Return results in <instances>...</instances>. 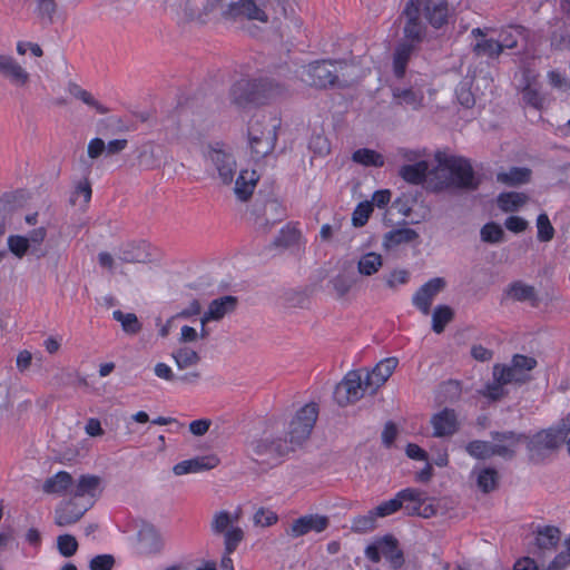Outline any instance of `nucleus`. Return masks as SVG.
I'll return each mask as SVG.
<instances>
[{
  "label": "nucleus",
  "instance_id": "aec40b11",
  "mask_svg": "<svg viewBox=\"0 0 570 570\" xmlns=\"http://www.w3.org/2000/svg\"><path fill=\"white\" fill-rule=\"evenodd\" d=\"M561 531L554 525H546L538 528L535 533V548L538 551L534 553L542 558L547 552L554 551L560 542Z\"/></svg>",
  "mask_w": 570,
  "mask_h": 570
},
{
  "label": "nucleus",
  "instance_id": "473e14b6",
  "mask_svg": "<svg viewBox=\"0 0 570 570\" xmlns=\"http://www.w3.org/2000/svg\"><path fill=\"white\" fill-rule=\"evenodd\" d=\"M382 556L390 561L394 569L401 568L404 563L403 552L399 542L393 535H385L381 541Z\"/></svg>",
  "mask_w": 570,
  "mask_h": 570
},
{
  "label": "nucleus",
  "instance_id": "7ed1b4c3",
  "mask_svg": "<svg viewBox=\"0 0 570 570\" xmlns=\"http://www.w3.org/2000/svg\"><path fill=\"white\" fill-rule=\"evenodd\" d=\"M293 451L286 439L262 438L250 443L248 454L262 470L266 471L281 462V459Z\"/></svg>",
  "mask_w": 570,
  "mask_h": 570
},
{
  "label": "nucleus",
  "instance_id": "37998d69",
  "mask_svg": "<svg viewBox=\"0 0 570 570\" xmlns=\"http://www.w3.org/2000/svg\"><path fill=\"white\" fill-rule=\"evenodd\" d=\"M472 51L476 57H488L497 59L502 53L501 46L494 39H479L472 47Z\"/></svg>",
  "mask_w": 570,
  "mask_h": 570
},
{
  "label": "nucleus",
  "instance_id": "6ab92c4d",
  "mask_svg": "<svg viewBox=\"0 0 570 570\" xmlns=\"http://www.w3.org/2000/svg\"><path fill=\"white\" fill-rule=\"evenodd\" d=\"M220 460L216 454L202 455L175 464L173 471L176 475L197 473L212 470L216 468Z\"/></svg>",
  "mask_w": 570,
  "mask_h": 570
},
{
  "label": "nucleus",
  "instance_id": "72a5a7b5",
  "mask_svg": "<svg viewBox=\"0 0 570 570\" xmlns=\"http://www.w3.org/2000/svg\"><path fill=\"white\" fill-rule=\"evenodd\" d=\"M532 171L525 167H511L497 174V181L507 186H519L530 181Z\"/></svg>",
  "mask_w": 570,
  "mask_h": 570
},
{
  "label": "nucleus",
  "instance_id": "dca6fc26",
  "mask_svg": "<svg viewBox=\"0 0 570 570\" xmlns=\"http://www.w3.org/2000/svg\"><path fill=\"white\" fill-rule=\"evenodd\" d=\"M397 364L399 360L396 357H386L379 362L371 372L366 373L364 377L365 389H370L371 393H375L393 374Z\"/></svg>",
  "mask_w": 570,
  "mask_h": 570
},
{
  "label": "nucleus",
  "instance_id": "1a4fd4ad",
  "mask_svg": "<svg viewBox=\"0 0 570 570\" xmlns=\"http://www.w3.org/2000/svg\"><path fill=\"white\" fill-rule=\"evenodd\" d=\"M403 14L406 18L403 28V33L405 37L404 41H409L416 46L423 40L426 31L424 23L420 19L421 0H409Z\"/></svg>",
  "mask_w": 570,
  "mask_h": 570
},
{
  "label": "nucleus",
  "instance_id": "f3484780",
  "mask_svg": "<svg viewBox=\"0 0 570 570\" xmlns=\"http://www.w3.org/2000/svg\"><path fill=\"white\" fill-rule=\"evenodd\" d=\"M430 422L435 438L451 436L459 430L458 415L452 409L445 407L433 414Z\"/></svg>",
  "mask_w": 570,
  "mask_h": 570
},
{
  "label": "nucleus",
  "instance_id": "423d86ee",
  "mask_svg": "<svg viewBox=\"0 0 570 570\" xmlns=\"http://www.w3.org/2000/svg\"><path fill=\"white\" fill-rule=\"evenodd\" d=\"M317 416L318 406L314 402L304 405L296 412L287 431V435L289 438L287 442L293 446V450L309 438Z\"/></svg>",
  "mask_w": 570,
  "mask_h": 570
},
{
  "label": "nucleus",
  "instance_id": "4d7b16f0",
  "mask_svg": "<svg viewBox=\"0 0 570 570\" xmlns=\"http://www.w3.org/2000/svg\"><path fill=\"white\" fill-rule=\"evenodd\" d=\"M376 514L371 510L365 515H358L353 519L352 530L354 532L365 533L376 528Z\"/></svg>",
  "mask_w": 570,
  "mask_h": 570
},
{
  "label": "nucleus",
  "instance_id": "69168bd1",
  "mask_svg": "<svg viewBox=\"0 0 570 570\" xmlns=\"http://www.w3.org/2000/svg\"><path fill=\"white\" fill-rule=\"evenodd\" d=\"M57 547L61 556L69 558L77 552L78 542L71 534H62L57 539Z\"/></svg>",
  "mask_w": 570,
  "mask_h": 570
},
{
  "label": "nucleus",
  "instance_id": "09e8293b",
  "mask_svg": "<svg viewBox=\"0 0 570 570\" xmlns=\"http://www.w3.org/2000/svg\"><path fill=\"white\" fill-rule=\"evenodd\" d=\"M100 484V478L96 475H81L78 480L73 495L82 500L87 494L94 497Z\"/></svg>",
  "mask_w": 570,
  "mask_h": 570
},
{
  "label": "nucleus",
  "instance_id": "c9c22d12",
  "mask_svg": "<svg viewBox=\"0 0 570 570\" xmlns=\"http://www.w3.org/2000/svg\"><path fill=\"white\" fill-rule=\"evenodd\" d=\"M244 538L245 533L243 530H234L228 533L224 546V554L220 560L222 570H234L230 554L237 549L238 544L244 540Z\"/></svg>",
  "mask_w": 570,
  "mask_h": 570
},
{
  "label": "nucleus",
  "instance_id": "680f3d73",
  "mask_svg": "<svg viewBox=\"0 0 570 570\" xmlns=\"http://www.w3.org/2000/svg\"><path fill=\"white\" fill-rule=\"evenodd\" d=\"M118 259L122 263H141L144 253L135 244H127L119 249Z\"/></svg>",
  "mask_w": 570,
  "mask_h": 570
},
{
  "label": "nucleus",
  "instance_id": "9b49d317",
  "mask_svg": "<svg viewBox=\"0 0 570 570\" xmlns=\"http://www.w3.org/2000/svg\"><path fill=\"white\" fill-rule=\"evenodd\" d=\"M82 500L72 498L66 502H62L55 511V522L59 527H66L79 521L82 515L91 507L90 502H81Z\"/></svg>",
  "mask_w": 570,
  "mask_h": 570
},
{
  "label": "nucleus",
  "instance_id": "a878e982",
  "mask_svg": "<svg viewBox=\"0 0 570 570\" xmlns=\"http://www.w3.org/2000/svg\"><path fill=\"white\" fill-rule=\"evenodd\" d=\"M258 180L255 170H242L236 178L234 193L240 202H247L254 193Z\"/></svg>",
  "mask_w": 570,
  "mask_h": 570
},
{
  "label": "nucleus",
  "instance_id": "f8f14e48",
  "mask_svg": "<svg viewBox=\"0 0 570 570\" xmlns=\"http://www.w3.org/2000/svg\"><path fill=\"white\" fill-rule=\"evenodd\" d=\"M330 525V519L326 515L306 514L295 519L289 528L286 529V534L291 538H299L309 532L321 533Z\"/></svg>",
  "mask_w": 570,
  "mask_h": 570
},
{
  "label": "nucleus",
  "instance_id": "13d9d810",
  "mask_svg": "<svg viewBox=\"0 0 570 570\" xmlns=\"http://www.w3.org/2000/svg\"><path fill=\"white\" fill-rule=\"evenodd\" d=\"M8 248L18 258H22L28 253L31 255L30 244L27 242V237L21 235H10Z\"/></svg>",
  "mask_w": 570,
  "mask_h": 570
},
{
  "label": "nucleus",
  "instance_id": "c85d7f7f",
  "mask_svg": "<svg viewBox=\"0 0 570 570\" xmlns=\"http://www.w3.org/2000/svg\"><path fill=\"white\" fill-rule=\"evenodd\" d=\"M415 48L416 46L409 41H402L396 46L393 55V72L395 77H404L407 62Z\"/></svg>",
  "mask_w": 570,
  "mask_h": 570
},
{
  "label": "nucleus",
  "instance_id": "39448f33",
  "mask_svg": "<svg viewBox=\"0 0 570 570\" xmlns=\"http://www.w3.org/2000/svg\"><path fill=\"white\" fill-rule=\"evenodd\" d=\"M440 166L449 170L452 184L462 189L475 190L479 187V180L474 176L471 163L463 157L436 155Z\"/></svg>",
  "mask_w": 570,
  "mask_h": 570
},
{
  "label": "nucleus",
  "instance_id": "603ef678",
  "mask_svg": "<svg viewBox=\"0 0 570 570\" xmlns=\"http://www.w3.org/2000/svg\"><path fill=\"white\" fill-rule=\"evenodd\" d=\"M499 473L493 468H484L478 474V487L482 492L489 493L497 489Z\"/></svg>",
  "mask_w": 570,
  "mask_h": 570
},
{
  "label": "nucleus",
  "instance_id": "bf43d9fd",
  "mask_svg": "<svg viewBox=\"0 0 570 570\" xmlns=\"http://www.w3.org/2000/svg\"><path fill=\"white\" fill-rule=\"evenodd\" d=\"M538 239L547 243L553 239L554 228L546 213H542L537 218Z\"/></svg>",
  "mask_w": 570,
  "mask_h": 570
},
{
  "label": "nucleus",
  "instance_id": "cd10ccee",
  "mask_svg": "<svg viewBox=\"0 0 570 570\" xmlns=\"http://www.w3.org/2000/svg\"><path fill=\"white\" fill-rule=\"evenodd\" d=\"M493 379L500 383L522 385L531 380L520 373L511 363V365L495 364L492 372Z\"/></svg>",
  "mask_w": 570,
  "mask_h": 570
},
{
  "label": "nucleus",
  "instance_id": "ea45409f",
  "mask_svg": "<svg viewBox=\"0 0 570 570\" xmlns=\"http://www.w3.org/2000/svg\"><path fill=\"white\" fill-rule=\"evenodd\" d=\"M529 197L523 193L509 191L498 196V206L504 213H512L527 204Z\"/></svg>",
  "mask_w": 570,
  "mask_h": 570
},
{
  "label": "nucleus",
  "instance_id": "49530a36",
  "mask_svg": "<svg viewBox=\"0 0 570 570\" xmlns=\"http://www.w3.org/2000/svg\"><path fill=\"white\" fill-rule=\"evenodd\" d=\"M112 317L121 324L122 331L129 335H135L141 331V323L134 313H124L120 309L112 312Z\"/></svg>",
  "mask_w": 570,
  "mask_h": 570
},
{
  "label": "nucleus",
  "instance_id": "864d4df0",
  "mask_svg": "<svg viewBox=\"0 0 570 570\" xmlns=\"http://www.w3.org/2000/svg\"><path fill=\"white\" fill-rule=\"evenodd\" d=\"M480 237L484 243L499 244L504 240V230L499 224L490 222L481 228Z\"/></svg>",
  "mask_w": 570,
  "mask_h": 570
},
{
  "label": "nucleus",
  "instance_id": "a18cd8bd",
  "mask_svg": "<svg viewBox=\"0 0 570 570\" xmlns=\"http://www.w3.org/2000/svg\"><path fill=\"white\" fill-rule=\"evenodd\" d=\"M454 318V311L448 305H438L432 314V330L441 334L445 326Z\"/></svg>",
  "mask_w": 570,
  "mask_h": 570
},
{
  "label": "nucleus",
  "instance_id": "7c9ffc66",
  "mask_svg": "<svg viewBox=\"0 0 570 570\" xmlns=\"http://www.w3.org/2000/svg\"><path fill=\"white\" fill-rule=\"evenodd\" d=\"M527 448L530 452L540 451L542 449L554 450L559 445L558 435L551 430H542L533 438L528 436L525 441Z\"/></svg>",
  "mask_w": 570,
  "mask_h": 570
},
{
  "label": "nucleus",
  "instance_id": "5fc2aeb1",
  "mask_svg": "<svg viewBox=\"0 0 570 570\" xmlns=\"http://www.w3.org/2000/svg\"><path fill=\"white\" fill-rule=\"evenodd\" d=\"M47 230L45 227H39L31 230L27 237V242L30 244L31 255L37 258H41L46 255V252L42 249L41 244L46 239Z\"/></svg>",
  "mask_w": 570,
  "mask_h": 570
},
{
  "label": "nucleus",
  "instance_id": "58836bf2",
  "mask_svg": "<svg viewBox=\"0 0 570 570\" xmlns=\"http://www.w3.org/2000/svg\"><path fill=\"white\" fill-rule=\"evenodd\" d=\"M71 484V474L66 471H60L45 481L42 490L47 494H60L63 493Z\"/></svg>",
  "mask_w": 570,
  "mask_h": 570
},
{
  "label": "nucleus",
  "instance_id": "052dcab7",
  "mask_svg": "<svg viewBox=\"0 0 570 570\" xmlns=\"http://www.w3.org/2000/svg\"><path fill=\"white\" fill-rule=\"evenodd\" d=\"M373 212V205L370 202L360 203L352 214V224L355 227H363Z\"/></svg>",
  "mask_w": 570,
  "mask_h": 570
},
{
  "label": "nucleus",
  "instance_id": "2f4dec72",
  "mask_svg": "<svg viewBox=\"0 0 570 570\" xmlns=\"http://www.w3.org/2000/svg\"><path fill=\"white\" fill-rule=\"evenodd\" d=\"M58 13L56 0H36L35 14L39 24L43 28L52 26Z\"/></svg>",
  "mask_w": 570,
  "mask_h": 570
},
{
  "label": "nucleus",
  "instance_id": "e2e57ef3",
  "mask_svg": "<svg viewBox=\"0 0 570 570\" xmlns=\"http://www.w3.org/2000/svg\"><path fill=\"white\" fill-rule=\"evenodd\" d=\"M522 35V28H510L508 30H503L500 35V39L498 40L501 46V51L504 49H513L518 46V38Z\"/></svg>",
  "mask_w": 570,
  "mask_h": 570
},
{
  "label": "nucleus",
  "instance_id": "6e6d98bb",
  "mask_svg": "<svg viewBox=\"0 0 570 570\" xmlns=\"http://www.w3.org/2000/svg\"><path fill=\"white\" fill-rule=\"evenodd\" d=\"M465 450L475 459H487L495 455V453H492L493 443H489L487 441H471L466 444Z\"/></svg>",
  "mask_w": 570,
  "mask_h": 570
},
{
  "label": "nucleus",
  "instance_id": "f257e3e1",
  "mask_svg": "<svg viewBox=\"0 0 570 570\" xmlns=\"http://www.w3.org/2000/svg\"><path fill=\"white\" fill-rule=\"evenodd\" d=\"M281 92L278 85L268 79H240L230 88V101L238 108L264 104Z\"/></svg>",
  "mask_w": 570,
  "mask_h": 570
},
{
  "label": "nucleus",
  "instance_id": "f03ea898",
  "mask_svg": "<svg viewBox=\"0 0 570 570\" xmlns=\"http://www.w3.org/2000/svg\"><path fill=\"white\" fill-rule=\"evenodd\" d=\"M276 124L265 115L255 116L248 126L249 146L252 156L259 160L269 155L276 144Z\"/></svg>",
  "mask_w": 570,
  "mask_h": 570
},
{
  "label": "nucleus",
  "instance_id": "0e129e2a",
  "mask_svg": "<svg viewBox=\"0 0 570 570\" xmlns=\"http://www.w3.org/2000/svg\"><path fill=\"white\" fill-rule=\"evenodd\" d=\"M331 284L338 297H344L355 284L352 276L338 274L331 279Z\"/></svg>",
  "mask_w": 570,
  "mask_h": 570
},
{
  "label": "nucleus",
  "instance_id": "338daca9",
  "mask_svg": "<svg viewBox=\"0 0 570 570\" xmlns=\"http://www.w3.org/2000/svg\"><path fill=\"white\" fill-rule=\"evenodd\" d=\"M402 509L401 500L399 499V492L391 500L384 501L379 504L374 510L377 518L389 517Z\"/></svg>",
  "mask_w": 570,
  "mask_h": 570
},
{
  "label": "nucleus",
  "instance_id": "4468645a",
  "mask_svg": "<svg viewBox=\"0 0 570 570\" xmlns=\"http://www.w3.org/2000/svg\"><path fill=\"white\" fill-rule=\"evenodd\" d=\"M0 77L18 88L27 87L30 82V73L9 55L0 53Z\"/></svg>",
  "mask_w": 570,
  "mask_h": 570
},
{
  "label": "nucleus",
  "instance_id": "8fccbe9b",
  "mask_svg": "<svg viewBox=\"0 0 570 570\" xmlns=\"http://www.w3.org/2000/svg\"><path fill=\"white\" fill-rule=\"evenodd\" d=\"M301 233L297 228L291 225H286L275 237L273 245L275 247L287 248L298 243Z\"/></svg>",
  "mask_w": 570,
  "mask_h": 570
},
{
  "label": "nucleus",
  "instance_id": "4be33fe9",
  "mask_svg": "<svg viewBox=\"0 0 570 570\" xmlns=\"http://www.w3.org/2000/svg\"><path fill=\"white\" fill-rule=\"evenodd\" d=\"M226 0H186L185 12L191 19H199L215 10L227 8Z\"/></svg>",
  "mask_w": 570,
  "mask_h": 570
},
{
  "label": "nucleus",
  "instance_id": "393cba45",
  "mask_svg": "<svg viewBox=\"0 0 570 570\" xmlns=\"http://www.w3.org/2000/svg\"><path fill=\"white\" fill-rule=\"evenodd\" d=\"M393 102L397 106L417 110L423 106L424 95L414 88H392Z\"/></svg>",
  "mask_w": 570,
  "mask_h": 570
},
{
  "label": "nucleus",
  "instance_id": "e433bc0d",
  "mask_svg": "<svg viewBox=\"0 0 570 570\" xmlns=\"http://www.w3.org/2000/svg\"><path fill=\"white\" fill-rule=\"evenodd\" d=\"M524 80L525 85L521 90L522 101L535 110H542L547 104L546 96L540 92L535 83L531 82L528 78Z\"/></svg>",
  "mask_w": 570,
  "mask_h": 570
},
{
  "label": "nucleus",
  "instance_id": "0eeeda50",
  "mask_svg": "<svg viewBox=\"0 0 570 570\" xmlns=\"http://www.w3.org/2000/svg\"><path fill=\"white\" fill-rule=\"evenodd\" d=\"M366 391H370V389H365L364 379L361 373L358 371H350L336 385L334 400L340 406H346L362 399Z\"/></svg>",
  "mask_w": 570,
  "mask_h": 570
},
{
  "label": "nucleus",
  "instance_id": "a19ab883",
  "mask_svg": "<svg viewBox=\"0 0 570 570\" xmlns=\"http://www.w3.org/2000/svg\"><path fill=\"white\" fill-rule=\"evenodd\" d=\"M352 160L365 167H383L384 156L370 148H360L352 154Z\"/></svg>",
  "mask_w": 570,
  "mask_h": 570
},
{
  "label": "nucleus",
  "instance_id": "9d476101",
  "mask_svg": "<svg viewBox=\"0 0 570 570\" xmlns=\"http://www.w3.org/2000/svg\"><path fill=\"white\" fill-rule=\"evenodd\" d=\"M207 157L218 171L223 184L229 185L236 173V160L234 156L226 151L219 144L210 147Z\"/></svg>",
  "mask_w": 570,
  "mask_h": 570
},
{
  "label": "nucleus",
  "instance_id": "6e6552de",
  "mask_svg": "<svg viewBox=\"0 0 570 570\" xmlns=\"http://www.w3.org/2000/svg\"><path fill=\"white\" fill-rule=\"evenodd\" d=\"M490 435L493 440L492 453L505 460L515 458L520 444L528 441L527 434L515 431H492Z\"/></svg>",
  "mask_w": 570,
  "mask_h": 570
},
{
  "label": "nucleus",
  "instance_id": "79ce46f5",
  "mask_svg": "<svg viewBox=\"0 0 570 570\" xmlns=\"http://www.w3.org/2000/svg\"><path fill=\"white\" fill-rule=\"evenodd\" d=\"M383 258L380 254L370 252L361 256L357 263V271L361 275L371 276L380 271Z\"/></svg>",
  "mask_w": 570,
  "mask_h": 570
},
{
  "label": "nucleus",
  "instance_id": "ddd939ff",
  "mask_svg": "<svg viewBox=\"0 0 570 570\" xmlns=\"http://www.w3.org/2000/svg\"><path fill=\"white\" fill-rule=\"evenodd\" d=\"M445 285V279L442 277H434L430 279L413 295V305L416 306L422 314L429 315L435 296L444 289Z\"/></svg>",
  "mask_w": 570,
  "mask_h": 570
},
{
  "label": "nucleus",
  "instance_id": "a211bd4d",
  "mask_svg": "<svg viewBox=\"0 0 570 570\" xmlns=\"http://www.w3.org/2000/svg\"><path fill=\"white\" fill-rule=\"evenodd\" d=\"M423 14L426 21L435 29L449 22L450 8L448 0H422Z\"/></svg>",
  "mask_w": 570,
  "mask_h": 570
},
{
  "label": "nucleus",
  "instance_id": "5701e85b",
  "mask_svg": "<svg viewBox=\"0 0 570 570\" xmlns=\"http://www.w3.org/2000/svg\"><path fill=\"white\" fill-rule=\"evenodd\" d=\"M402 509L406 515L420 514V508L426 502V493L420 489L406 488L399 491Z\"/></svg>",
  "mask_w": 570,
  "mask_h": 570
},
{
  "label": "nucleus",
  "instance_id": "20e7f679",
  "mask_svg": "<svg viewBox=\"0 0 570 570\" xmlns=\"http://www.w3.org/2000/svg\"><path fill=\"white\" fill-rule=\"evenodd\" d=\"M344 62L332 60L314 61L304 68L303 81L311 87L325 89L327 87H346V82L340 80V71Z\"/></svg>",
  "mask_w": 570,
  "mask_h": 570
},
{
  "label": "nucleus",
  "instance_id": "c756f323",
  "mask_svg": "<svg viewBox=\"0 0 570 570\" xmlns=\"http://www.w3.org/2000/svg\"><path fill=\"white\" fill-rule=\"evenodd\" d=\"M419 238V234L412 228H396L387 232L383 237V247L393 249L402 244H410Z\"/></svg>",
  "mask_w": 570,
  "mask_h": 570
},
{
  "label": "nucleus",
  "instance_id": "c03bdc74",
  "mask_svg": "<svg viewBox=\"0 0 570 570\" xmlns=\"http://www.w3.org/2000/svg\"><path fill=\"white\" fill-rule=\"evenodd\" d=\"M171 356L179 370H186L190 366L197 365L200 362V355L187 346L179 347L178 350L174 351Z\"/></svg>",
  "mask_w": 570,
  "mask_h": 570
},
{
  "label": "nucleus",
  "instance_id": "bb28decb",
  "mask_svg": "<svg viewBox=\"0 0 570 570\" xmlns=\"http://www.w3.org/2000/svg\"><path fill=\"white\" fill-rule=\"evenodd\" d=\"M138 549L140 553L151 554L161 549V540L158 532L151 525H144L138 532Z\"/></svg>",
  "mask_w": 570,
  "mask_h": 570
},
{
  "label": "nucleus",
  "instance_id": "774afa93",
  "mask_svg": "<svg viewBox=\"0 0 570 570\" xmlns=\"http://www.w3.org/2000/svg\"><path fill=\"white\" fill-rule=\"evenodd\" d=\"M511 363L513 366L525 376H531L529 373L537 366L538 362L532 356L522 354L513 355Z\"/></svg>",
  "mask_w": 570,
  "mask_h": 570
},
{
  "label": "nucleus",
  "instance_id": "f704fd0d",
  "mask_svg": "<svg viewBox=\"0 0 570 570\" xmlns=\"http://www.w3.org/2000/svg\"><path fill=\"white\" fill-rule=\"evenodd\" d=\"M429 171V164L425 160L416 161L413 165H404L401 167L399 175L406 181L413 185L422 184Z\"/></svg>",
  "mask_w": 570,
  "mask_h": 570
},
{
  "label": "nucleus",
  "instance_id": "3c124183",
  "mask_svg": "<svg viewBox=\"0 0 570 570\" xmlns=\"http://www.w3.org/2000/svg\"><path fill=\"white\" fill-rule=\"evenodd\" d=\"M264 217L266 225H274L286 217L284 206L276 199H269L264 206Z\"/></svg>",
  "mask_w": 570,
  "mask_h": 570
},
{
  "label": "nucleus",
  "instance_id": "b1692460",
  "mask_svg": "<svg viewBox=\"0 0 570 570\" xmlns=\"http://www.w3.org/2000/svg\"><path fill=\"white\" fill-rule=\"evenodd\" d=\"M239 519V513H235L234 515L226 510L218 511L214 513L210 530L215 535H224V543L226 542V538L230 531L234 530H243L238 525H235Z\"/></svg>",
  "mask_w": 570,
  "mask_h": 570
},
{
  "label": "nucleus",
  "instance_id": "2eb2a0df",
  "mask_svg": "<svg viewBox=\"0 0 570 570\" xmlns=\"http://www.w3.org/2000/svg\"><path fill=\"white\" fill-rule=\"evenodd\" d=\"M223 17L229 20L250 19L267 21L266 13L259 9L253 0H239L229 2L227 8L223 11Z\"/></svg>",
  "mask_w": 570,
  "mask_h": 570
},
{
  "label": "nucleus",
  "instance_id": "412c9836",
  "mask_svg": "<svg viewBox=\"0 0 570 570\" xmlns=\"http://www.w3.org/2000/svg\"><path fill=\"white\" fill-rule=\"evenodd\" d=\"M238 304L236 296L226 295L209 303L208 311L203 315L200 322L206 325L209 321H219L225 315L233 313Z\"/></svg>",
  "mask_w": 570,
  "mask_h": 570
},
{
  "label": "nucleus",
  "instance_id": "4c0bfd02",
  "mask_svg": "<svg viewBox=\"0 0 570 570\" xmlns=\"http://www.w3.org/2000/svg\"><path fill=\"white\" fill-rule=\"evenodd\" d=\"M67 90L72 97L82 101L88 107L94 108L99 115H106L109 112L107 107L101 105L89 91L82 89L76 82H69Z\"/></svg>",
  "mask_w": 570,
  "mask_h": 570
},
{
  "label": "nucleus",
  "instance_id": "de8ad7c7",
  "mask_svg": "<svg viewBox=\"0 0 570 570\" xmlns=\"http://www.w3.org/2000/svg\"><path fill=\"white\" fill-rule=\"evenodd\" d=\"M508 295L518 302L535 301L537 292L531 285H527L520 281L512 283L508 291Z\"/></svg>",
  "mask_w": 570,
  "mask_h": 570
}]
</instances>
